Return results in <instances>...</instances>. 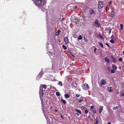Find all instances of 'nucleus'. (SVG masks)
I'll return each instance as SVG.
<instances>
[{
	"label": "nucleus",
	"mask_w": 124,
	"mask_h": 124,
	"mask_svg": "<svg viewBox=\"0 0 124 124\" xmlns=\"http://www.w3.org/2000/svg\"><path fill=\"white\" fill-rule=\"evenodd\" d=\"M46 23L47 24V30L48 31H51L52 30V27H51V26H50L49 25H48V23L49 22V20L50 19V18H49L48 17V16L47 15V14H46Z\"/></svg>",
	"instance_id": "1"
},
{
	"label": "nucleus",
	"mask_w": 124,
	"mask_h": 124,
	"mask_svg": "<svg viewBox=\"0 0 124 124\" xmlns=\"http://www.w3.org/2000/svg\"><path fill=\"white\" fill-rule=\"evenodd\" d=\"M46 86L45 85H41L40 86L39 88V94H43V88L46 89Z\"/></svg>",
	"instance_id": "2"
},
{
	"label": "nucleus",
	"mask_w": 124,
	"mask_h": 124,
	"mask_svg": "<svg viewBox=\"0 0 124 124\" xmlns=\"http://www.w3.org/2000/svg\"><path fill=\"white\" fill-rule=\"evenodd\" d=\"M39 97L40 98V99L41 101V104L42 105V110L43 111V109L44 110V106H43V104H44V101L43 100V94H39Z\"/></svg>",
	"instance_id": "3"
},
{
	"label": "nucleus",
	"mask_w": 124,
	"mask_h": 124,
	"mask_svg": "<svg viewBox=\"0 0 124 124\" xmlns=\"http://www.w3.org/2000/svg\"><path fill=\"white\" fill-rule=\"evenodd\" d=\"M41 71L39 73L36 78V79L37 80H38L40 79L43 74L42 69H41Z\"/></svg>",
	"instance_id": "4"
},
{
	"label": "nucleus",
	"mask_w": 124,
	"mask_h": 124,
	"mask_svg": "<svg viewBox=\"0 0 124 124\" xmlns=\"http://www.w3.org/2000/svg\"><path fill=\"white\" fill-rule=\"evenodd\" d=\"M43 112L45 116V117L47 121V124H50V121L49 119L48 118V116H47V115L45 113V112L44 109H43Z\"/></svg>",
	"instance_id": "5"
},
{
	"label": "nucleus",
	"mask_w": 124,
	"mask_h": 124,
	"mask_svg": "<svg viewBox=\"0 0 124 124\" xmlns=\"http://www.w3.org/2000/svg\"><path fill=\"white\" fill-rule=\"evenodd\" d=\"M95 26L97 27H99L100 25V23L97 19H96L94 22Z\"/></svg>",
	"instance_id": "6"
},
{
	"label": "nucleus",
	"mask_w": 124,
	"mask_h": 124,
	"mask_svg": "<svg viewBox=\"0 0 124 124\" xmlns=\"http://www.w3.org/2000/svg\"><path fill=\"white\" fill-rule=\"evenodd\" d=\"M103 6V3L102 1H101L99 2L98 4V8L100 9L102 8Z\"/></svg>",
	"instance_id": "7"
},
{
	"label": "nucleus",
	"mask_w": 124,
	"mask_h": 124,
	"mask_svg": "<svg viewBox=\"0 0 124 124\" xmlns=\"http://www.w3.org/2000/svg\"><path fill=\"white\" fill-rule=\"evenodd\" d=\"M89 13L91 15H95L96 14V12L93 9H92L90 10L89 11Z\"/></svg>",
	"instance_id": "8"
},
{
	"label": "nucleus",
	"mask_w": 124,
	"mask_h": 124,
	"mask_svg": "<svg viewBox=\"0 0 124 124\" xmlns=\"http://www.w3.org/2000/svg\"><path fill=\"white\" fill-rule=\"evenodd\" d=\"M106 81L104 80L103 79L101 81L100 84L101 85H104L106 84Z\"/></svg>",
	"instance_id": "9"
},
{
	"label": "nucleus",
	"mask_w": 124,
	"mask_h": 124,
	"mask_svg": "<svg viewBox=\"0 0 124 124\" xmlns=\"http://www.w3.org/2000/svg\"><path fill=\"white\" fill-rule=\"evenodd\" d=\"M115 12L114 11H111V17H113L115 16Z\"/></svg>",
	"instance_id": "10"
},
{
	"label": "nucleus",
	"mask_w": 124,
	"mask_h": 124,
	"mask_svg": "<svg viewBox=\"0 0 124 124\" xmlns=\"http://www.w3.org/2000/svg\"><path fill=\"white\" fill-rule=\"evenodd\" d=\"M64 40L65 42L66 43V44H68V43L69 41L67 37H65L64 38Z\"/></svg>",
	"instance_id": "11"
},
{
	"label": "nucleus",
	"mask_w": 124,
	"mask_h": 124,
	"mask_svg": "<svg viewBox=\"0 0 124 124\" xmlns=\"http://www.w3.org/2000/svg\"><path fill=\"white\" fill-rule=\"evenodd\" d=\"M64 97L66 98H69L70 96V95L68 94H65L64 95Z\"/></svg>",
	"instance_id": "12"
},
{
	"label": "nucleus",
	"mask_w": 124,
	"mask_h": 124,
	"mask_svg": "<svg viewBox=\"0 0 124 124\" xmlns=\"http://www.w3.org/2000/svg\"><path fill=\"white\" fill-rule=\"evenodd\" d=\"M104 60L107 63H110L109 60L107 57L105 58Z\"/></svg>",
	"instance_id": "13"
},
{
	"label": "nucleus",
	"mask_w": 124,
	"mask_h": 124,
	"mask_svg": "<svg viewBox=\"0 0 124 124\" xmlns=\"http://www.w3.org/2000/svg\"><path fill=\"white\" fill-rule=\"evenodd\" d=\"M58 85L60 86H62V81H59L58 82Z\"/></svg>",
	"instance_id": "14"
},
{
	"label": "nucleus",
	"mask_w": 124,
	"mask_h": 124,
	"mask_svg": "<svg viewBox=\"0 0 124 124\" xmlns=\"http://www.w3.org/2000/svg\"><path fill=\"white\" fill-rule=\"evenodd\" d=\"M86 88H85L84 87V90H88V89L89 88V86L88 84H87L86 85Z\"/></svg>",
	"instance_id": "15"
},
{
	"label": "nucleus",
	"mask_w": 124,
	"mask_h": 124,
	"mask_svg": "<svg viewBox=\"0 0 124 124\" xmlns=\"http://www.w3.org/2000/svg\"><path fill=\"white\" fill-rule=\"evenodd\" d=\"M103 106H102L101 107V108H99V110L100 114L102 111V110L103 109Z\"/></svg>",
	"instance_id": "16"
},
{
	"label": "nucleus",
	"mask_w": 124,
	"mask_h": 124,
	"mask_svg": "<svg viewBox=\"0 0 124 124\" xmlns=\"http://www.w3.org/2000/svg\"><path fill=\"white\" fill-rule=\"evenodd\" d=\"M61 100L64 104H66V102L65 100L61 99Z\"/></svg>",
	"instance_id": "17"
},
{
	"label": "nucleus",
	"mask_w": 124,
	"mask_h": 124,
	"mask_svg": "<svg viewBox=\"0 0 124 124\" xmlns=\"http://www.w3.org/2000/svg\"><path fill=\"white\" fill-rule=\"evenodd\" d=\"M112 68L114 70H116L117 69V67L115 65H112Z\"/></svg>",
	"instance_id": "18"
},
{
	"label": "nucleus",
	"mask_w": 124,
	"mask_h": 124,
	"mask_svg": "<svg viewBox=\"0 0 124 124\" xmlns=\"http://www.w3.org/2000/svg\"><path fill=\"white\" fill-rule=\"evenodd\" d=\"M75 110L78 113L80 114H81V112L80 110L78 109H75Z\"/></svg>",
	"instance_id": "19"
},
{
	"label": "nucleus",
	"mask_w": 124,
	"mask_h": 124,
	"mask_svg": "<svg viewBox=\"0 0 124 124\" xmlns=\"http://www.w3.org/2000/svg\"><path fill=\"white\" fill-rule=\"evenodd\" d=\"M111 87H108V91L110 92H111L112 91V90L111 89Z\"/></svg>",
	"instance_id": "20"
},
{
	"label": "nucleus",
	"mask_w": 124,
	"mask_h": 124,
	"mask_svg": "<svg viewBox=\"0 0 124 124\" xmlns=\"http://www.w3.org/2000/svg\"><path fill=\"white\" fill-rule=\"evenodd\" d=\"M98 44L101 46V47L102 48L103 47V44L102 43H101V42H98Z\"/></svg>",
	"instance_id": "21"
},
{
	"label": "nucleus",
	"mask_w": 124,
	"mask_h": 124,
	"mask_svg": "<svg viewBox=\"0 0 124 124\" xmlns=\"http://www.w3.org/2000/svg\"><path fill=\"white\" fill-rule=\"evenodd\" d=\"M111 57L112 59L113 60L115 61H116V59L115 57H113L112 56H111Z\"/></svg>",
	"instance_id": "22"
},
{
	"label": "nucleus",
	"mask_w": 124,
	"mask_h": 124,
	"mask_svg": "<svg viewBox=\"0 0 124 124\" xmlns=\"http://www.w3.org/2000/svg\"><path fill=\"white\" fill-rule=\"evenodd\" d=\"M110 42L112 44H114V40L111 39L110 41Z\"/></svg>",
	"instance_id": "23"
},
{
	"label": "nucleus",
	"mask_w": 124,
	"mask_h": 124,
	"mask_svg": "<svg viewBox=\"0 0 124 124\" xmlns=\"http://www.w3.org/2000/svg\"><path fill=\"white\" fill-rule=\"evenodd\" d=\"M82 38L81 35H80L78 38V40H80L82 39Z\"/></svg>",
	"instance_id": "24"
},
{
	"label": "nucleus",
	"mask_w": 124,
	"mask_h": 124,
	"mask_svg": "<svg viewBox=\"0 0 124 124\" xmlns=\"http://www.w3.org/2000/svg\"><path fill=\"white\" fill-rule=\"evenodd\" d=\"M110 72L112 73H114L115 72V70L114 69L112 70H111Z\"/></svg>",
	"instance_id": "25"
},
{
	"label": "nucleus",
	"mask_w": 124,
	"mask_h": 124,
	"mask_svg": "<svg viewBox=\"0 0 124 124\" xmlns=\"http://www.w3.org/2000/svg\"><path fill=\"white\" fill-rule=\"evenodd\" d=\"M120 26L121 29H123V25L122 24H120Z\"/></svg>",
	"instance_id": "26"
},
{
	"label": "nucleus",
	"mask_w": 124,
	"mask_h": 124,
	"mask_svg": "<svg viewBox=\"0 0 124 124\" xmlns=\"http://www.w3.org/2000/svg\"><path fill=\"white\" fill-rule=\"evenodd\" d=\"M62 47L65 50H66L67 49L66 47L64 45H63L62 46Z\"/></svg>",
	"instance_id": "27"
},
{
	"label": "nucleus",
	"mask_w": 124,
	"mask_h": 124,
	"mask_svg": "<svg viewBox=\"0 0 124 124\" xmlns=\"http://www.w3.org/2000/svg\"><path fill=\"white\" fill-rule=\"evenodd\" d=\"M56 94L57 96H59L60 95V94L59 92H56Z\"/></svg>",
	"instance_id": "28"
},
{
	"label": "nucleus",
	"mask_w": 124,
	"mask_h": 124,
	"mask_svg": "<svg viewBox=\"0 0 124 124\" xmlns=\"http://www.w3.org/2000/svg\"><path fill=\"white\" fill-rule=\"evenodd\" d=\"M99 37L100 38H101V39H104L103 38L101 35H99Z\"/></svg>",
	"instance_id": "29"
},
{
	"label": "nucleus",
	"mask_w": 124,
	"mask_h": 124,
	"mask_svg": "<svg viewBox=\"0 0 124 124\" xmlns=\"http://www.w3.org/2000/svg\"><path fill=\"white\" fill-rule=\"evenodd\" d=\"M119 61L120 62H122V58H119Z\"/></svg>",
	"instance_id": "30"
},
{
	"label": "nucleus",
	"mask_w": 124,
	"mask_h": 124,
	"mask_svg": "<svg viewBox=\"0 0 124 124\" xmlns=\"http://www.w3.org/2000/svg\"><path fill=\"white\" fill-rule=\"evenodd\" d=\"M112 3V2L111 0L108 3L109 5L110 6L111 5V3Z\"/></svg>",
	"instance_id": "31"
},
{
	"label": "nucleus",
	"mask_w": 124,
	"mask_h": 124,
	"mask_svg": "<svg viewBox=\"0 0 124 124\" xmlns=\"http://www.w3.org/2000/svg\"><path fill=\"white\" fill-rule=\"evenodd\" d=\"M82 86L83 87V88L84 90V87H85V88H86V85H85V84H83V85H82Z\"/></svg>",
	"instance_id": "32"
},
{
	"label": "nucleus",
	"mask_w": 124,
	"mask_h": 124,
	"mask_svg": "<svg viewBox=\"0 0 124 124\" xmlns=\"http://www.w3.org/2000/svg\"><path fill=\"white\" fill-rule=\"evenodd\" d=\"M118 108V106H116L115 107H114L113 109L116 110V109H117Z\"/></svg>",
	"instance_id": "33"
},
{
	"label": "nucleus",
	"mask_w": 124,
	"mask_h": 124,
	"mask_svg": "<svg viewBox=\"0 0 124 124\" xmlns=\"http://www.w3.org/2000/svg\"><path fill=\"white\" fill-rule=\"evenodd\" d=\"M68 52L70 53V54H72L71 52V50H68Z\"/></svg>",
	"instance_id": "34"
},
{
	"label": "nucleus",
	"mask_w": 124,
	"mask_h": 124,
	"mask_svg": "<svg viewBox=\"0 0 124 124\" xmlns=\"http://www.w3.org/2000/svg\"><path fill=\"white\" fill-rule=\"evenodd\" d=\"M85 113L86 114H87L88 112V111L86 109H85Z\"/></svg>",
	"instance_id": "35"
},
{
	"label": "nucleus",
	"mask_w": 124,
	"mask_h": 124,
	"mask_svg": "<svg viewBox=\"0 0 124 124\" xmlns=\"http://www.w3.org/2000/svg\"><path fill=\"white\" fill-rule=\"evenodd\" d=\"M82 99H80L78 101V102L79 103H81L82 102Z\"/></svg>",
	"instance_id": "36"
},
{
	"label": "nucleus",
	"mask_w": 124,
	"mask_h": 124,
	"mask_svg": "<svg viewBox=\"0 0 124 124\" xmlns=\"http://www.w3.org/2000/svg\"><path fill=\"white\" fill-rule=\"evenodd\" d=\"M59 34V32H57L55 34V35L56 36H58Z\"/></svg>",
	"instance_id": "37"
},
{
	"label": "nucleus",
	"mask_w": 124,
	"mask_h": 124,
	"mask_svg": "<svg viewBox=\"0 0 124 124\" xmlns=\"http://www.w3.org/2000/svg\"><path fill=\"white\" fill-rule=\"evenodd\" d=\"M73 37L74 38H77V35H76L75 34L73 35Z\"/></svg>",
	"instance_id": "38"
},
{
	"label": "nucleus",
	"mask_w": 124,
	"mask_h": 124,
	"mask_svg": "<svg viewBox=\"0 0 124 124\" xmlns=\"http://www.w3.org/2000/svg\"><path fill=\"white\" fill-rule=\"evenodd\" d=\"M111 39H113L114 38V36L113 35H112V36H111Z\"/></svg>",
	"instance_id": "39"
},
{
	"label": "nucleus",
	"mask_w": 124,
	"mask_h": 124,
	"mask_svg": "<svg viewBox=\"0 0 124 124\" xmlns=\"http://www.w3.org/2000/svg\"><path fill=\"white\" fill-rule=\"evenodd\" d=\"M76 96L77 97L79 98L80 96V95L78 94H77L76 95Z\"/></svg>",
	"instance_id": "40"
},
{
	"label": "nucleus",
	"mask_w": 124,
	"mask_h": 124,
	"mask_svg": "<svg viewBox=\"0 0 124 124\" xmlns=\"http://www.w3.org/2000/svg\"><path fill=\"white\" fill-rule=\"evenodd\" d=\"M46 47L47 48V47H48V44H47L46 45ZM46 49H48V48H46Z\"/></svg>",
	"instance_id": "41"
},
{
	"label": "nucleus",
	"mask_w": 124,
	"mask_h": 124,
	"mask_svg": "<svg viewBox=\"0 0 124 124\" xmlns=\"http://www.w3.org/2000/svg\"><path fill=\"white\" fill-rule=\"evenodd\" d=\"M94 108V107L93 106H91L90 107V108L91 109H93Z\"/></svg>",
	"instance_id": "42"
},
{
	"label": "nucleus",
	"mask_w": 124,
	"mask_h": 124,
	"mask_svg": "<svg viewBox=\"0 0 124 124\" xmlns=\"http://www.w3.org/2000/svg\"><path fill=\"white\" fill-rule=\"evenodd\" d=\"M109 31L108 32V33L109 34H110L111 32V30L110 29H109Z\"/></svg>",
	"instance_id": "43"
},
{
	"label": "nucleus",
	"mask_w": 124,
	"mask_h": 124,
	"mask_svg": "<svg viewBox=\"0 0 124 124\" xmlns=\"http://www.w3.org/2000/svg\"><path fill=\"white\" fill-rule=\"evenodd\" d=\"M105 44H106V45L107 46H108V47H109V45L108 44V43H105Z\"/></svg>",
	"instance_id": "44"
},
{
	"label": "nucleus",
	"mask_w": 124,
	"mask_h": 124,
	"mask_svg": "<svg viewBox=\"0 0 124 124\" xmlns=\"http://www.w3.org/2000/svg\"><path fill=\"white\" fill-rule=\"evenodd\" d=\"M84 40L85 42H86L87 41V40L86 39L85 37H84Z\"/></svg>",
	"instance_id": "45"
},
{
	"label": "nucleus",
	"mask_w": 124,
	"mask_h": 124,
	"mask_svg": "<svg viewBox=\"0 0 124 124\" xmlns=\"http://www.w3.org/2000/svg\"><path fill=\"white\" fill-rule=\"evenodd\" d=\"M93 112L94 114H95L96 113V111L95 110H93Z\"/></svg>",
	"instance_id": "46"
},
{
	"label": "nucleus",
	"mask_w": 124,
	"mask_h": 124,
	"mask_svg": "<svg viewBox=\"0 0 124 124\" xmlns=\"http://www.w3.org/2000/svg\"><path fill=\"white\" fill-rule=\"evenodd\" d=\"M95 120L96 121H96H98V118H97V117L96 118V119H95Z\"/></svg>",
	"instance_id": "47"
},
{
	"label": "nucleus",
	"mask_w": 124,
	"mask_h": 124,
	"mask_svg": "<svg viewBox=\"0 0 124 124\" xmlns=\"http://www.w3.org/2000/svg\"><path fill=\"white\" fill-rule=\"evenodd\" d=\"M110 68L109 67H108V70H109V71H110Z\"/></svg>",
	"instance_id": "48"
},
{
	"label": "nucleus",
	"mask_w": 124,
	"mask_h": 124,
	"mask_svg": "<svg viewBox=\"0 0 124 124\" xmlns=\"http://www.w3.org/2000/svg\"><path fill=\"white\" fill-rule=\"evenodd\" d=\"M61 116L62 118L63 119V116L62 115H61Z\"/></svg>",
	"instance_id": "49"
},
{
	"label": "nucleus",
	"mask_w": 124,
	"mask_h": 124,
	"mask_svg": "<svg viewBox=\"0 0 124 124\" xmlns=\"http://www.w3.org/2000/svg\"><path fill=\"white\" fill-rule=\"evenodd\" d=\"M96 48L95 47V48H94V52H95V51H96Z\"/></svg>",
	"instance_id": "50"
},
{
	"label": "nucleus",
	"mask_w": 124,
	"mask_h": 124,
	"mask_svg": "<svg viewBox=\"0 0 124 124\" xmlns=\"http://www.w3.org/2000/svg\"><path fill=\"white\" fill-rule=\"evenodd\" d=\"M54 111L56 112H57V110L56 109H55Z\"/></svg>",
	"instance_id": "51"
},
{
	"label": "nucleus",
	"mask_w": 124,
	"mask_h": 124,
	"mask_svg": "<svg viewBox=\"0 0 124 124\" xmlns=\"http://www.w3.org/2000/svg\"><path fill=\"white\" fill-rule=\"evenodd\" d=\"M53 106H51L50 107V109H52L53 108Z\"/></svg>",
	"instance_id": "52"
},
{
	"label": "nucleus",
	"mask_w": 124,
	"mask_h": 124,
	"mask_svg": "<svg viewBox=\"0 0 124 124\" xmlns=\"http://www.w3.org/2000/svg\"><path fill=\"white\" fill-rule=\"evenodd\" d=\"M98 121H96V123L95 124H98Z\"/></svg>",
	"instance_id": "53"
},
{
	"label": "nucleus",
	"mask_w": 124,
	"mask_h": 124,
	"mask_svg": "<svg viewBox=\"0 0 124 124\" xmlns=\"http://www.w3.org/2000/svg\"><path fill=\"white\" fill-rule=\"evenodd\" d=\"M76 115L77 116H79V114L78 113H76Z\"/></svg>",
	"instance_id": "54"
},
{
	"label": "nucleus",
	"mask_w": 124,
	"mask_h": 124,
	"mask_svg": "<svg viewBox=\"0 0 124 124\" xmlns=\"http://www.w3.org/2000/svg\"><path fill=\"white\" fill-rule=\"evenodd\" d=\"M106 8H107V7H106V8H105V10H106V12H107V9H106Z\"/></svg>",
	"instance_id": "55"
},
{
	"label": "nucleus",
	"mask_w": 124,
	"mask_h": 124,
	"mask_svg": "<svg viewBox=\"0 0 124 124\" xmlns=\"http://www.w3.org/2000/svg\"><path fill=\"white\" fill-rule=\"evenodd\" d=\"M108 124H111V123L110 122H109L108 123Z\"/></svg>",
	"instance_id": "56"
},
{
	"label": "nucleus",
	"mask_w": 124,
	"mask_h": 124,
	"mask_svg": "<svg viewBox=\"0 0 124 124\" xmlns=\"http://www.w3.org/2000/svg\"><path fill=\"white\" fill-rule=\"evenodd\" d=\"M75 19H76V20H78V18H75Z\"/></svg>",
	"instance_id": "57"
},
{
	"label": "nucleus",
	"mask_w": 124,
	"mask_h": 124,
	"mask_svg": "<svg viewBox=\"0 0 124 124\" xmlns=\"http://www.w3.org/2000/svg\"><path fill=\"white\" fill-rule=\"evenodd\" d=\"M71 55H72V56L74 57V55H73V54H71Z\"/></svg>",
	"instance_id": "58"
},
{
	"label": "nucleus",
	"mask_w": 124,
	"mask_h": 124,
	"mask_svg": "<svg viewBox=\"0 0 124 124\" xmlns=\"http://www.w3.org/2000/svg\"><path fill=\"white\" fill-rule=\"evenodd\" d=\"M60 30H59L58 31V32H60Z\"/></svg>",
	"instance_id": "59"
},
{
	"label": "nucleus",
	"mask_w": 124,
	"mask_h": 124,
	"mask_svg": "<svg viewBox=\"0 0 124 124\" xmlns=\"http://www.w3.org/2000/svg\"><path fill=\"white\" fill-rule=\"evenodd\" d=\"M64 19V18H62V20H63Z\"/></svg>",
	"instance_id": "60"
},
{
	"label": "nucleus",
	"mask_w": 124,
	"mask_h": 124,
	"mask_svg": "<svg viewBox=\"0 0 124 124\" xmlns=\"http://www.w3.org/2000/svg\"><path fill=\"white\" fill-rule=\"evenodd\" d=\"M123 53H124V50L123 51Z\"/></svg>",
	"instance_id": "61"
},
{
	"label": "nucleus",
	"mask_w": 124,
	"mask_h": 124,
	"mask_svg": "<svg viewBox=\"0 0 124 124\" xmlns=\"http://www.w3.org/2000/svg\"><path fill=\"white\" fill-rule=\"evenodd\" d=\"M42 11H45V10H42Z\"/></svg>",
	"instance_id": "62"
},
{
	"label": "nucleus",
	"mask_w": 124,
	"mask_h": 124,
	"mask_svg": "<svg viewBox=\"0 0 124 124\" xmlns=\"http://www.w3.org/2000/svg\"><path fill=\"white\" fill-rule=\"evenodd\" d=\"M77 8V7H76V8H75V9L76 8Z\"/></svg>",
	"instance_id": "63"
},
{
	"label": "nucleus",
	"mask_w": 124,
	"mask_h": 124,
	"mask_svg": "<svg viewBox=\"0 0 124 124\" xmlns=\"http://www.w3.org/2000/svg\"><path fill=\"white\" fill-rule=\"evenodd\" d=\"M45 10H46V9H45V8L44 9Z\"/></svg>",
	"instance_id": "64"
}]
</instances>
